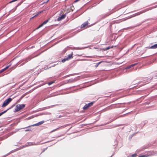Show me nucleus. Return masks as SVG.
I'll return each instance as SVG.
<instances>
[{
    "label": "nucleus",
    "mask_w": 157,
    "mask_h": 157,
    "mask_svg": "<svg viewBox=\"0 0 157 157\" xmlns=\"http://www.w3.org/2000/svg\"><path fill=\"white\" fill-rule=\"evenodd\" d=\"M25 105H17L16 106V108L15 109L16 112H18L20 110L23 109L25 107Z\"/></svg>",
    "instance_id": "obj_1"
},
{
    "label": "nucleus",
    "mask_w": 157,
    "mask_h": 157,
    "mask_svg": "<svg viewBox=\"0 0 157 157\" xmlns=\"http://www.w3.org/2000/svg\"><path fill=\"white\" fill-rule=\"evenodd\" d=\"M12 100V99L10 98H9L6 100L2 104V107H4L6 106Z\"/></svg>",
    "instance_id": "obj_2"
},
{
    "label": "nucleus",
    "mask_w": 157,
    "mask_h": 157,
    "mask_svg": "<svg viewBox=\"0 0 157 157\" xmlns=\"http://www.w3.org/2000/svg\"><path fill=\"white\" fill-rule=\"evenodd\" d=\"M66 17V14H63L62 16L57 18V20L58 21H61L63 19H64Z\"/></svg>",
    "instance_id": "obj_3"
},
{
    "label": "nucleus",
    "mask_w": 157,
    "mask_h": 157,
    "mask_svg": "<svg viewBox=\"0 0 157 157\" xmlns=\"http://www.w3.org/2000/svg\"><path fill=\"white\" fill-rule=\"evenodd\" d=\"M48 21V20H46L44 21L42 24L40 25L36 29H38L39 28L42 26L46 24Z\"/></svg>",
    "instance_id": "obj_4"
},
{
    "label": "nucleus",
    "mask_w": 157,
    "mask_h": 157,
    "mask_svg": "<svg viewBox=\"0 0 157 157\" xmlns=\"http://www.w3.org/2000/svg\"><path fill=\"white\" fill-rule=\"evenodd\" d=\"M44 121H40V122H39L38 123H36V124H34L33 125H32V126H39V125H40L42 124H43L44 123Z\"/></svg>",
    "instance_id": "obj_5"
},
{
    "label": "nucleus",
    "mask_w": 157,
    "mask_h": 157,
    "mask_svg": "<svg viewBox=\"0 0 157 157\" xmlns=\"http://www.w3.org/2000/svg\"><path fill=\"white\" fill-rule=\"evenodd\" d=\"M73 55V53L72 52L71 54L68 55L67 56V57L66 58L68 60L73 57V56H72Z\"/></svg>",
    "instance_id": "obj_6"
},
{
    "label": "nucleus",
    "mask_w": 157,
    "mask_h": 157,
    "mask_svg": "<svg viewBox=\"0 0 157 157\" xmlns=\"http://www.w3.org/2000/svg\"><path fill=\"white\" fill-rule=\"evenodd\" d=\"M88 24V21H86L82 25L81 28H84L87 26Z\"/></svg>",
    "instance_id": "obj_7"
},
{
    "label": "nucleus",
    "mask_w": 157,
    "mask_h": 157,
    "mask_svg": "<svg viewBox=\"0 0 157 157\" xmlns=\"http://www.w3.org/2000/svg\"><path fill=\"white\" fill-rule=\"evenodd\" d=\"M10 65H11L10 64L9 65L6 67L5 68L1 70L0 71V74L3 72V71H5V70H6L7 69H8L10 66Z\"/></svg>",
    "instance_id": "obj_8"
},
{
    "label": "nucleus",
    "mask_w": 157,
    "mask_h": 157,
    "mask_svg": "<svg viewBox=\"0 0 157 157\" xmlns=\"http://www.w3.org/2000/svg\"><path fill=\"white\" fill-rule=\"evenodd\" d=\"M157 48V44L154 45L153 46H151V47H149L148 48H151V49H155Z\"/></svg>",
    "instance_id": "obj_9"
},
{
    "label": "nucleus",
    "mask_w": 157,
    "mask_h": 157,
    "mask_svg": "<svg viewBox=\"0 0 157 157\" xmlns=\"http://www.w3.org/2000/svg\"><path fill=\"white\" fill-rule=\"evenodd\" d=\"M30 59L29 57H28L26 59H25V62L23 63H22L21 65H23L26 62H28V61L30 60Z\"/></svg>",
    "instance_id": "obj_10"
},
{
    "label": "nucleus",
    "mask_w": 157,
    "mask_h": 157,
    "mask_svg": "<svg viewBox=\"0 0 157 157\" xmlns=\"http://www.w3.org/2000/svg\"><path fill=\"white\" fill-rule=\"evenodd\" d=\"M11 107L10 108L8 109H7L6 110L1 113H0V116H1L4 113H6L9 109H10L11 107Z\"/></svg>",
    "instance_id": "obj_11"
},
{
    "label": "nucleus",
    "mask_w": 157,
    "mask_h": 157,
    "mask_svg": "<svg viewBox=\"0 0 157 157\" xmlns=\"http://www.w3.org/2000/svg\"><path fill=\"white\" fill-rule=\"evenodd\" d=\"M136 63H135L133 64H132L131 65H130L129 66L127 67L126 69H129L130 68L134 66L135 65H136Z\"/></svg>",
    "instance_id": "obj_12"
},
{
    "label": "nucleus",
    "mask_w": 157,
    "mask_h": 157,
    "mask_svg": "<svg viewBox=\"0 0 157 157\" xmlns=\"http://www.w3.org/2000/svg\"><path fill=\"white\" fill-rule=\"evenodd\" d=\"M88 108H89V105H88L87 104L85 105L84 106V107H83V109L84 110H85L87 109Z\"/></svg>",
    "instance_id": "obj_13"
},
{
    "label": "nucleus",
    "mask_w": 157,
    "mask_h": 157,
    "mask_svg": "<svg viewBox=\"0 0 157 157\" xmlns=\"http://www.w3.org/2000/svg\"><path fill=\"white\" fill-rule=\"evenodd\" d=\"M43 11H40V12H39L38 13H37L36 14V15H35V16H33V17H32L31 18H30V19H33V18L34 17L36 16H37L38 15H39V14H40V13H41Z\"/></svg>",
    "instance_id": "obj_14"
},
{
    "label": "nucleus",
    "mask_w": 157,
    "mask_h": 157,
    "mask_svg": "<svg viewBox=\"0 0 157 157\" xmlns=\"http://www.w3.org/2000/svg\"><path fill=\"white\" fill-rule=\"evenodd\" d=\"M26 145L27 146L33 145V143H31V142L28 143H27Z\"/></svg>",
    "instance_id": "obj_15"
},
{
    "label": "nucleus",
    "mask_w": 157,
    "mask_h": 157,
    "mask_svg": "<svg viewBox=\"0 0 157 157\" xmlns=\"http://www.w3.org/2000/svg\"><path fill=\"white\" fill-rule=\"evenodd\" d=\"M94 103V102H90V103L88 104L87 105H89V107L91 106Z\"/></svg>",
    "instance_id": "obj_16"
},
{
    "label": "nucleus",
    "mask_w": 157,
    "mask_h": 157,
    "mask_svg": "<svg viewBox=\"0 0 157 157\" xmlns=\"http://www.w3.org/2000/svg\"><path fill=\"white\" fill-rule=\"evenodd\" d=\"M67 60H68L66 57V58H64V59H62V62L63 63H64Z\"/></svg>",
    "instance_id": "obj_17"
},
{
    "label": "nucleus",
    "mask_w": 157,
    "mask_h": 157,
    "mask_svg": "<svg viewBox=\"0 0 157 157\" xmlns=\"http://www.w3.org/2000/svg\"><path fill=\"white\" fill-rule=\"evenodd\" d=\"M59 128H56V129H55L53 130H52V131H51L50 132V133H52V132H54V131H56V130H57L58 129H59Z\"/></svg>",
    "instance_id": "obj_18"
},
{
    "label": "nucleus",
    "mask_w": 157,
    "mask_h": 157,
    "mask_svg": "<svg viewBox=\"0 0 157 157\" xmlns=\"http://www.w3.org/2000/svg\"><path fill=\"white\" fill-rule=\"evenodd\" d=\"M111 48V47H107L105 48V50H107L109 49H110Z\"/></svg>",
    "instance_id": "obj_19"
},
{
    "label": "nucleus",
    "mask_w": 157,
    "mask_h": 157,
    "mask_svg": "<svg viewBox=\"0 0 157 157\" xmlns=\"http://www.w3.org/2000/svg\"><path fill=\"white\" fill-rule=\"evenodd\" d=\"M54 82H49L48 83V85H51L53 83H54Z\"/></svg>",
    "instance_id": "obj_20"
},
{
    "label": "nucleus",
    "mask_w": 157,
    "mask_h": 157,
    "mask_svg": "<svg viewBox=\"0 0 157 157\" xmlns=\"http://www.w3.org/2000/svg\"><path fill=\"white\" fill-rule=\"evenodd\" d=\"M147 156H146V155H143L141 156H140L138 157H147Z\"/></svg>",
    "instance_id": "obj_21"
},
{
    "label": "nucleus",
    "mask_w": 157,
    "mask_h": 157,
    "mask_svg": "<svg viewBox=\"0 0 157 157\" xmlns=\"http://www.w3.org/2000/svg\"><path fill=\"white\" fill-rule=\"evenodd\" d=\"M38 144H36L34 142V143H33V145H38Z\"/></svg>",
    "instance_id": "obj_22"
},
{
    "label": "nucleus",
    "mask_w": 157,
    "mask_h": 157,
    "mask_svg": "<svg viewBox=\"0 0 157 157\" xmlns=\"http://www.w3.org/2000/svg\"><path fill=\"white\" fill-rule=\"evenodd\" d=\"M143 12H139L137 13V15H139L141 13H142Z\"/></svg>",
    "instance_id": "obj_23"
},
{
    "label": "nucleus",
    "mask_w": 157,
    "mask_h": 157,
    "mask_svg": "<svg viewBox=\"0 0 157 157\" xmlns=\"http://www.w3.org/2000/svg\"><path fill=\"white\" fill-rule=\"evenodd\" d=\"M136 156V154H134L132 155V157H135Z\"/></svg>",
    "instance_id": "obj_24"
},
{
    "label": "nucleus",
    "mask_w": 157,
    "mask_h": 157,
    "mask_svg": "<svg viewBox=\"0 0 157 157\" xmlns=\"http://www.w3.org/2000/svg\"><path fill=\"white\" fill-rule=\"evenodd\" d=\"M80 0H76L75 2H78Z\"/></svg>",
    "instance_id": "obj_25"
},
{
    "label": "nucleus",
    "mask_w": 157,
    "mask_h": 157,
    "mask_svg": "<svg viewBox=\"0 0 157 157\" xmlns=\"http://www.w3.org/2000/svg\"><path fill=\"white\" fill-rule=\"evenodd\" d=\"M29 131V129H27L25 130V131Z\"/></svg>",
    "instance_id": "obj_26"
},
{
    "label": "nucleus",
    "mask_w": 157,
    "mask_h": 157,
    "mask_svg": "<svg viewBox=\"0 0 157 157\" xmlns=\"http://www.w3.org/2000/svg\"><path fill=\"white\" fill-rule=\"evenodd\" d=\"M49 0H48L47 1V2H48Z\"/></svg>",
    "instance_id": "obj_27"
},
{
    "label": "nucleus",
    "mask_w": 157,
    "mask_h": 157,
    "mask_svg": "<svg viewBox=\"0 0 157 157\" xmlns=\"http://www.w3.org/2000/svg\"><path fill=\"white\" fill-rule=\"evenodd\" d=\"M149 81H150V80H151V79H149Z\"/></svg>",
    "instance_id": "obj_28"
}]
</instances>
